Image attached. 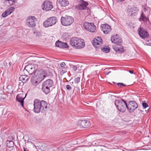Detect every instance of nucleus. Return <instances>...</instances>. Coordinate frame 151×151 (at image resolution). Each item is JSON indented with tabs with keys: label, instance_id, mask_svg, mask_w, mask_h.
Instances as JSON below:
<instances>
[{
	"label": "nucleus",
	"instance_id": "a211bd4d",
	"mask_svg": "<svg viewBox=\"0 0 151 151\" xmlns=\"http://www.w3.org/2000/svg\"><path fill=\"white\" fill-rule=\"evenodd\" d=\"M58 3L61 6L65 7L69 4V2L67 0H59Z\"/></svg>",
	"mask_w": 151,
	"mask_h": 151
},
{
	"label": "nucleus",
	"instance_id": "f704fd0d",
	"mask_svg": "<svg viewBox=\"0 0 151 151\" xmlns=\"http://www.w3.org/2000/svg\"><path fill=\"white\" fill-rule=\"evenodd\" d=\"M9 3L10 5H13L15 2V0H9Z\"/></svg>",
	"mask_w": 151,
	"mask_h": 151
},
{
	"label": "nucleus",
	"instance_id": "9b49d317",
	"mask_svg": "<svg viewBox=\"0 0 151 151\" xmlns=\"http://www.w3.org/2000/svg\"><path fill=\"white\" fill-rule=\"evenodd\" d=\"M42 7L43 10L47 11L51 10L53 8V6L51 2L46 0L43 2Z\"/></svg>",
	"mask_w": 151,
	"mask_h": 151
},
{
	"label": "nucleus",
	"instance_id": "f8f14e48",
	"mask_svg": "<svg viewBox=\"0 0 151 151\" xmlns=\"http://www.w3.org/2000/svg\"><path fill=\"white\" fill-rule=\"evenodd\" d=\"M78 125L81 128H85L90 125V121L88 120H80L78 122Z\"/></svg>",
	"mask_w": 151,
	"mask_h": 151
},
{
	"label": "nucleus",
	"instance_id": "4c0bfd02",
	"mask_svg": "<svg viewBox=\"0 0 151 151\" xmlns=\"http://www.w3.org/2000/svg\"><path fill=\"white\" fill-rule=\"evenodd\" d=\"M60 65L62 67H64L65 65V64L64 62H63L61 63Z\"/></svg>",
	"mask_w": 151,
	"mask_h": 151
},
{
	"label": "nucleus",
	"instance_id": "f3484780",
	"mask_svg": "<svg viewBox=\"0 0 151 151\" xmlns=\"http://www.w3.org/2000/svg\"><path fill=\"white\" fill-rule=\"evenodd\" d=\"M24 71V72L27 71L29 74H32L35 71L34 67L32 65H28L25 67Z\"/></svg>",
	"mask_w": 151,
	"mask_h": 151
},
{
	"label": "nucleus",
	"instance_id": "a19ab883",
	"mask_svg": "<svg viewBox=\"0 0 151 151\" xmlns=\"http://www.w3.org/2000/svg\"><path fill=\"white\" fill-rule=\"evenodd\" d=\"M129 73H131V74H133L134 73L133 71L132 70H129Z\"/></svg>",
	"mask_w": 151,
	"mask_h": 151
},
{
	"label": "nucleus",
	"instance_id": "473e14b6",
	"mask_svg": "<svg viewBox=\"0 0 151 151\" xmlns=\"http://www.w3.org/2000/svg\"><path fill=\"white\" fill-rule=\"evenodd\" d=\"M116 84L119 87H121L122 86H125L126 85L122 83H117Z\"/></svg>",
	"mask_w": 151,
	"mask_h": 151
},
{
	"label": "nucleus",
	"instance_id": "aec40b11",
	"mask_svg": "<svg viewBox=\"0 0 151 151\" xmlns=\"http://www.w3.org/2000/svg\"><path fill=\"white\" fill-rule=\"evenodd\" d=\"M114 50L118 53H122L124 52L123 47L122 46L118 45L114 47Z\"/></svg>",
	"mask_w": 151,
	"mask_h": 151
},
{
	"label": "nucleus",
	"instance_id": "1a4fd4ad",
	"mask_svg": "<svg viewBox=\"0 0 151 151\" xmlns=\"http://www.w3.org/2000/svg\"><path fill=\"white\" fill-rule=\"evenodd\" d=\"M88 5V3L83 0H81L78 5L75 6V8L79 10H86L87 6Z\"/></svg>",
	"mask_w": 151,
	"mask_h": 151
},
{
	"label": "nucleus",
	"instance_id": "7ed1b4c3",
	"mask_svg": "<svg viewBox=\"0 0 151 151\" xmlns=\"http://www.w3.org/2000/svg\"><path fill=\"white\" fill-rule=\"evenodd\" d=\"M34 74L36 79L33 80L32 82L35 85L39 84L46 77L45 75L44 72L42 70H36Z\"/></svg>",
	"mask_w": 151,
	"mask_h": 151
},
{
	"label": "nucleus",
	"instance_id": "9d476101",
	"mask_svg": "<svg viewBox=\"0 0 151 151\" xmlns=\"http://www.w3.org/2000/svg\"><path fill=\"white\" fill-rule=\"evenodd\" d=\"M127 106L129 111L132 112L138 108V106L135 101H129Z\"/></svg>",
	"mask_w": 151,
	"mask_h": 151
},
{
	"label": "nucleus",
	"instance_id": "a18cd8bd",
	"mask_svg": "<svg viewBox=\"0 0 151 151\" xmlns=\"http://www.w3.org/2000/svg\"><path fill=\"white\" fill-rule=\"evenodd\" d=\"M111 73V71H109V72H108L107 73H106V75H108L110 73Z\"/></svg>",
	"mask_w": 151,
	"mask_h": 151
},
{
	"label": "nucleus",
	"instance_id": "58836bf2",
	"mask_svg": "<svg viewBox=\"0 0 151 151\" xmlns=\"http://www.w3.org/2000/svg\"><path fill=\"white\" fill-rule=\"evenodd\" d=\"M72 68L73 70L74 71H76L77 70V68L76 66L73 65Z\"/></svg>",
	"mask_w": 151,
	"mask_h": 151
},
{
	"label": "nucleus",
	"instance_id": "09e8293b",
	"mask_svg": "<svg viewBox=\"0 0 151 151\" xmlns=\"http://www.w3.org/2000/svg\"><path fill=\"white\" fill-rule=\"evenodd\" d=\"M10 63H10V62L9 63V65H11V64Z\"/></svg>",
	"mask_w": 151,
	"mask_h": 151
},
{
	"label": "nucleus",
	"instance_id": "bb28decb",
	"mask_svg": "<svg viewBox=\"0 0 151 151\" xmlns=\"http://www.w3.org/2000/svg\"><path fill=\"white\" fill-rule=\"evenodd\" d=\"M62 42L59 41L58 40L56 42H55V45L56 47H59L60 48H61V43H62Z\"/></svg>",
	"mask_w": 151,
	"mask_h": 151
},
{
	"label": "nucleus",
	"instance_id": "393cba45",
	"mask_svg": "<svg viewBox=\"0 0 151 151\" xmlns=\"http://www.w3.org/2000/svg\"><path fill=\"white\" fill-rule=\"evenodd\" d=\"M69 46L67 43L62 42L61 48H68Z\"/></svg>",
	"mask_w": 151,
	"mask_h": 151
},
{
	"label": "nucleus",
	"instance_id": "864d4df0",
	"mask_svg": "<svg viewBox=\"0 0 151 151\" xmlns=\"http://www.w3.org/2000/svg\"><path fill=\"white\" fill-rule=\"evenodd\" d=\"M26 96H25V97H24V98H25Z\"/></svg>",
	"mask_w": 151,
	"mask_h": 151
},
{
	"label": "nucleus",
	"instance_id": "f257e3e1",
	"mask_svg": "<svg viewBox=\"0 0 151 151\" xmlns=\"http://www.w3.org/2000/svg\"><path fill=\"white\" fill-rule=\"evenodd\" d=\"M47 104L45 101L36 99L34 101V111L36 113H43L47 110Z\"/></svg>",
	"mask_w": 151,
	"mask_h": 151
},
{
	"label": "nucleus",
	"instance_id": "f03ea898",
	"mask_svg": "<svg viewBox=\"0 0 151 151\" xmlns=\"http://www.w3.org/2000/svg\"><path fill=\"white\" fill-rule=\"evenodd\" d=\"M70 44L75 49H81L85 45L84 40L77 37L72 38L70 41Z\"/></svg>",
	"mask_w": 151,
	"mask_h": 151
},
{
	"label": "nucleus",
	"instance_id": "cd10ccee",
	"mask_svg": "<svg viewBox=\"0 0 151 151\" xmlns=\"http://www.w3.org/2000/svg\"><path fill=\"white\" fill-rule=\"evenodd\" d=\"M131 8L129 9L127 11V12L128 15L129 16H132V15L133 14V13L134 12H134L133 10H130Z\"/></svg>",
	"mask_w": 151,
	"mask_h": 151
},
{
	"label": "nucleus",
	"instance_id": "4be33fe9",
	"mask_svg": "<svg viewBox=\"0 0 151 151\" xmlns=\"http://www.w3.org/2000/svg\"><path fill=\"white\" fill-rule=\"evenodd\" d=\"M14 142L11 141L7 140V141L6 146L8 147L11 148L12 150L14 148Z\"/></svg>",
	"mask_w": 151,
	"mask_h": 151
},
{
	"label": "nucleus",
	"instance_id": "5fc2aeb1",
	"mask_svg": "<svg viewBox=\"0 0 151 151\" xmlns=\"http://www.w3.org/2000/svg\"><path fill=\"white\" fill-rule=\"evenodd\" d=\"M11 151H12V150H11Z\"/></svg>",
	"mask_w": 151,
	"mask_h": 151
},
{
	"label": "nucleus",
	"instance_id": "3c124183",
	"mask_svg": "<svg viewBox=\"0 0 151 151\" xmlns=\"http://www.w3.org/2000/svg\"><path fill=\"white\" fill-rule=\"evenodd\" d=\"M26 96H25V97H24V98H25Z\"/></svg>",
	"mask_w": 151,
	"mask_h": 151
},
{
	"label": "nucleus",
	"instance_id": "4468645a",
	"mask_svg": "<svg viewBox=\"0 0 151 151\" xmlns=\"http://www.w3.org/2000/svg\"><path fill=\"white\" fill-rule=\"evenodd\" d=\"M138 31L139 36L142 39L147 38L149 36L147 32L143 27H140L139 28Z\"/></svg>",
	"mask_w": 151,
	"mask_h": 151
},
{
	"label": "nucleus",
	"instance_id": "39448f33",
	"mask_svg": "<svg viewBox=\"0 0 151 151\" xmlns=\"http://www.w3.org/2000/svg\"><path fill=\"white\" fill-rule=\"evenodd\" d=\"M115 103L118 110L122 112H124L127 108V104L126 102L122 99L121 100H116Z\"/></svg>",
	"mask_w": 151,
	"mask_h": 151
},
{
	"label": "nucleus",
	"instance_id": "79ce46f5",
	"mask_svg": "<svg viewBox=\"0 0 151 151\" xmlns=\"http://www.w3.org/2000/svg\"><path fill=\"white\" fill-rule=\"evenodd\" d=\"M24 151H28V150L27 148H25L24 147H23Z\"/></svg>",
	"mask_w": 151,
	"mask_h": 151
},
{
	"label": "nucleus",
	"instance_id": "2eb2a0df",
	"mask_svg": "<svg viewBox=\"0 0 151 151\" xmlns=\"http://www.w3.org/2000/svg\"><path fill=\"white\" fill-rule=\"evenodd\" d=\"M101 27L102 31L105 34H108L111 30V27L107 24H102Z\"/></svg>",
	"mask_w": 151,
	"mask_h": 151
},
{
	"label": "nucleus",
	"instance_id": "20e7f679",
	"mask_svg": "<svg viewBox=\"0 0 151 151\" xmlns=\"http://www.w3.org/2000/svg\"><path fill=\"white\" fill-rule=\"evenodd\" d=\"M54 82L51 79H48L44 82L42 85V91L46 94L50 91V88L54 86Z\"/></svg>",
	"mask_w": 151,
	"mask_h": 151
},
{
	"label": "nucleus",
	"instance_id": "49530a36",
	"mask_svg": "<svg viewBox=\"0 0 151 151\" xmlns=\"http://www.w3.org/2000/svg\"><path fill=\"white\" fill-rule=\"evenodd\" d=\"M37 35H39H39H41L40 33V32L37 33Z\"/></svg>",
	"mask_w": 151,
	"mask_h": 151
},
{
	"label": "nucleus",
	"instance_id": "dca6fc26",
	"mask_svg": "<svg viewBox=\"0 0 151 151\" xmlns=\"http://www.w3.org/2000/svg\"><path fill=\"white\" fill-rule=\"evenodd\" d=\"M111 40L112 42L115 43L117 45H121L122 40L121 39L118 37L117 35L114 36H112L111 37Z\"/></svg>",
	"mask_w": 151,
	"mask_h": 151
},
{
	"label": "nucleus",
	"instance_id": "c85d7f7f",
	"mask_svg": "<svg viewBox=\"0 0 151 151\" xmlns=\"http://www.w3.org/2000/svg\"><path fill=\"white\" fill-rule=\"evenodd\" d=\"M14 8L13 7H11L7 9L8 12L9 14H11L14 9Z\"/></svg>",
	"mask_w": 151,
	"mask_h": 151
},
{
	"label": "nucleus",
	"instance_id": "8fccbe9b",
	"mask_svg": "<svg viewBox=\"0 0 151 151\" xmlns=\"http://www.w3.org/2000/svg\"><path fill=\"white\" fill-rule=\"evenodd\" d=\"M114 96V97H116V96H112V95H111V96Z\"/></svg>",
	"mask_w": 151,
	"mask_h": 151
},
{
	"label": "nucleus",
	"instance_id": "423d86ee",
	"mask_svg": "<svg viewBox=\"0 0 151 151\" xmlns=\"http://www.w3.org/2000/svg\"><path fill=\"white\" fill-rule=\"evenodd\" d=\"M73 21L74 19L70 16L62 17L61 19V22L63 26H70L72 24Z\"/></svg>",
	"mask_w": 151,
	"mask_h": 151
},
{
	"label": "nucleus",
	"instance_id": "a878e982",
	"mask_svg": "<svg viewBox=\"0 0 151 151\" xmlns=\"http://www.w3.org/2000/svg\"><path fill=\"white\" fill-rule=\"evenodd\" d=\"M101 50L104 52L106 53H108L109 52L110 49L109 47H106L105 46L103 48H101Z\"/></svg>",
	"mask_w": 151,
	"mask_h": 151
},
{
	"label": "nucleus",
	"instance_id": "c9c22d12",
	"mask_svg": "<svg viewBox=\"0 0 151 151\" xmlns=\"http://www.w3.org/2000/svg\"><path fill=\"white\" fill-rule=\"evenodd\" d=\"M94 40H98V41H100L102 42V40L101 38L100 37H97L96 38L94 39Z\"/></svg>",
	"mask_w": 151,
	"mask_h": 151
},
{
	"label": "nucleus",
	"instance_id": "72a5a7b5",
	"mask_svg": "<svg viewBox=\"0 0 151 151\" xmlns=\"http://www.w3.org/2000/svg\"><path fill=\"white\" fill-rule=\"evenodd\" d=\"M142 106L144 108H146L147 107H148V104L145 102L143 103H142Z\"/></svg>",
	"mask_w": 151,
	"mask_h": 151
},
{
	"label": "nucleus",
	"instance_id": "37998d69",
	"mask_svg": "<svg viewBox=\"0 0 151 151\" xmlns=\"http://www.w3.org/2000/svg\"><path fill=\"white\" fill-rule=\"evenodd\" d=\"M62 73H65L66 72V71L64 70H62Z\"/></svg>",
	"mask_w": 151,
	"mask_h": 151
},
{
	"label": "nucleus",
	"instance_id": "b1692460",
	"mask_svg": "<svg viewBox=\"0 0 151 151\" xmlns=\"http://www.w3.org/2000/svg\"><path fill=\"white\" fill-rule=\"evenodd\" d=\"M28 79V77L24 75L21 76L19 78L20 81H21L23 83H25Z\"/></svg>",
	"mask_w": 151,
	"mask_h": 151
},
{
	"label": "nucleus",
	"instance_id": "6ab92c4d",
	"mask_svg": "<svg viewBox=\"0 0 151 151\" xmlns=\"http://www.w3.org/2000/svg\"><path fill=\"white\" fill-rule=\"evenodd\" d=\"M16 99L17 101L20 103L21 106L23 107L24 106V98H22V95L21 94L17 95Z\"/></svg>",
	"mask_w": 151,
	"mask_h": 151
},
{
	"label": "nucleus",
	"instance_id": "e433bc0d",
	"mask_svg": "<svg viewBox=\"0 0 151 151\" xmlns=\"http://www.w3.org/2000/svg\"><path fill=\"white\" fill-rule=\"evenodd\" d=\"M67 89L68 90H70L72 88L69 85H67L66 86Z\"/></svg>",
	"mask_w": 151,
	"mask_h": 151
},
{
	"label": "nucleus",
	"instance_id": "0eeeda50",
	"mask_svg": "<svg viewBox=\"0 0 151 151\" xmlns=\"http://www.w3.org/2000/svg\"><path fill=\"white\" fill-rule=\"evenodd\" d=\"M37 20L34 16H29L26 20L27 26L29 28H33L36 25Z\"/></svg>",
	"mask_w": 151,
	"mask_h": 151
},
{
	"label": "nucleus",
	"instance_id": "2f4dec72",
	"mask_svg": "<svg viewBox=\"0 0 151 151\" xmlns=\"http://www.w3.org/2000/svg\"><path fill=\"white\" fill-rule=\"evenodd\" d=\"M80 78L79 77L75 78L74 79V82L75 83H78L80 81Z\"/></svg>",
	"mask_w": 151,
	"mask_h": 151
},
{
	"label": "nucleus",
	"instance_id": "6e6552de",
	"mask_svg": "<svg viewBox=\"0 0 151 151\" xmlns=\"http://www.w3.org/2000/svg\"><path fill=\"white\" fill-rule=\"evenodd\" d=\"M57 18L55 17H50L44 22L43 25L45 27L51 26L55 24L57 22Z\"/></svg>",
	"mask_w": 151,
	"mask_h": 151
},
{
	"label": "nucleus",
	"instance_id": "de8ad7c7",
	"mask_svg": "<svg viewBox=\"0 0 151 151\" xmlns=\"http://www.w3.org/2000/svg\"><path fill=\"white\" fill-rule=\"evenodd\" d=\"M113 83L114 84H116L117 83H116V82H113Z\"/></svg>",
	"mask_w": 151,
	"mask_h": 151
},
{
	"label": "nucleus",
	"instance_id": "603ef678",
	"mask_svg": "<svg viewBox=\"0 0 151 151\" xmlns=\"http://www.w3.org/2000/svg\"><path fill=\"white\" fill-rule=\"evenodd\" d=\"M26 96H25V97H24V98H25Z\"/></svg>",
	"mask_w": 151,
	"mask_h": 151
},
{
	"label": "nucleus",
	"instance_id": "c756f323",
	"mask_svg": "<svg viewBox=\"0 0 151 151\" xmlns=\"http://www.w3.org/2000/svg\"><path fill=\"white\" fill-rule=\"evenodd\" d=\"M10 14H8V12L7 10L3 12L2 14V17H5Z\"/></svg>",
	"mask_w": 151,
	"mask_h": 151
},
{
	"label": "nucleus",
	"instance_id": "412c9836",
	"mask_svg": "<svg viewBox=\"0 0 151 151\" xmlns=\"http://www.w3.org/2000/svg\"><path fill=\"white\" fill-rule=\"evenodd\" d=\"M102 42L98 41V40H93V45L97 48H99L100 47V45Z\"/></svg>",
	"mask_w": 151,
	"mask_h": 151
},
{
	"label": "nucleus",
	"instance_id": "ddd939ff",
	"mask_svg": "<svg viewBox=\"0 0 151 151\" xmlns=\"http://www.w3.org/2000/svg\"><path fill=\"white\" fill-rule=\"evenodd\" d=\"M84 27L87 30L90 32H93L95 31L96 27L93 23L86 22L84 24Z\"/></svg>",
	"mask_w": 151,
	"mask_h": 151
},
{
	"label": "nucleus",
	"instance_id": "7c9ffc66",
	"mask_svg": "<svg viewBox=\"0 0 151 151\" xmlns=\"http://www.w3.org/2000/svg\"><path fill=\"white\" fill-rule=\"evenodd\" d=\"M130 8V10H133L134 12H138L139 11V9L138 8L136 7L133 6V7H132Z\"/></svg>",
	"mask_w": 151,
	"mask_h": 151
},
{
	"label": "nucleus",
	"instance_id": "ea45409f",
	"mask_svg": "<svg viewBox=\"0 0 151 151\" xmlns=\"http://www.w3.org/2000/svg\"><path fill=\"white\" fill-rule=\"evenodd\" d=\"M138 14V12H135L133 13L132 15V16H136Z\"/></svg>",
	"mask_w": 151,
	"mask_h": 151
},
{
	"label": "nucleus",
	"instance_id": "5701e85b",
	"mask_svg": "<svg viewBox=\"0 0 151 151\" xmlns=\"http://www.w3.org/2000/svg\"><path fill=\"white\" fill-rule=\"evenodd\" d=\"M139 20L140 21H142L143 22H146L148 20V19L144 15L143 12H142L141 14V16L139 19Z\"/></svg>",
	"mask_w": 151,
	"mask_h": 151
},
{
	"label": "nucleus",
	"instance_id": "c03bdc74",
	"mask_svg": "<svg viewBox=\"0 0 151 151\" xmlns=\"http://www.w3.org/2000/svg\"><path fill=\"white\" fill-rule=\"evenodd\" d=\"M117 1H118V2H119V1H124L125 0H117Z\"/></svg>",
	"mask_w": 151,
	"mask_h": 151
}]
</instances>
